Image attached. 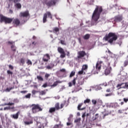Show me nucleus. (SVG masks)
Listing matches in <instances>:
<instances>
[{
    "label": "nucleus",
    "instance_id": "obj_1",
    "mask_svg": "<svg viewBox=\"0 0 128 128\" xmlns=\"http://www.w3.org/2000/svg\"><path fill=\"white\" fill-rule=\"evenodd\" d=\"M0 22H4L6 24H12H12L16 28L18 26H20L22 24L20 22V20L18 18H16L14 19L12 18H8L6 16H4V15L0 14Z\"/></svg>",
    "mask_w": 128,
    "mask_h": 128
},
{
    "label": "nucleus",
    "instance_id": "obj_2",
    "mask_svg": "<svg viewBox=\"0 0 128 128\" xmlns=\"http://www.w3.org/2000/svg\"><path fill=\"white\" fill-rule=\"evenodd\" d=\"M102 6H96V8L94 10L92 18L94 22H96L100 20V14H102Z\"/></svg>",
    "mask_w": 128,
    "mask_h": 128
},
{
    "label": "nucleus",
    "instance_id": "obj_3",
    "mask_svg": "<svg viewBox=\"0 0 128 128\" xmlns=\"http://www.w3.org/2000/svg\"><path fill=\"white\" fill-rule=\"evenodd\" d=\"M118 38V35L116 32H110L108 35H106L104 38L106 42H108L110 44H112L114 42H116Z\"/></svg>",
    "mask_w": 128,
    "mask_h": 128
},
{
    "label": "nucleus",
    "instance_id": "obj_4",
    "mask_svg": "<svg viewBox=\"0 0 128 128\" xmlns=\"http://www.w3.org/2000/svg\"><path fill=\"white\" fill-rule=\"evenodd\" d=\"M104 74L106 76H108L110 74V70H112V67L110 66V60L106 58V62L104 63Z\"/></svg>",
    "mask_w": 128,
    "mask_h": 128
},
{
    "label": "nucleus",
    "instance_id": "obj_5",
    "mask_svg": "<svg viewBox=\"0 0 128 128\" xmlns=\"http://www.w3.org/2000/svg\"><path fill=\"white\" fill-rule=\"evenodd\" d=\"M30 108H32L31 110L32 114H36L42 111V108L38 104H32L30 106Z\"/></svg>",
    "mask_w": 128,
    "mask_h": 128
},
{
    "label": "nucleus",
    "instance_id": "obj_6",
    "mask_svg": "<svg viewBox=\"0 0 128 128\" xmlns=\"http://www.w3.org/2000/svg\"><path fill=\"white\" fill-rule=\"evenodd\" d=\"M48 16L50 18V20H52V13L50 12H47L46 13L44 14L43 16L42 20L44 24H46V22H48V20H46V18H48Z\"/></svg>",
    "mask_w": 128,
    "mask_h": 128
},
{
    "label": "nucleus",
    "instance_id": "obj_7",
    "mask_svg": "<svg viewBox=\"0 0 128 128\" xmlns=\"http://www.w3.org/2000/svg\"><path fill=\"white\" fill-rule=\"evenodd\" d=\"M86 56H88V54H86V52L84 51V50L79 51L78 52V56H77L76 60H82L83 58H84Z\"/></svg>",
    "mask_w": 128,
    "mask_h": 128
},
{
    "label": "nucleus",
    "instance_id": "obj_8",
    "mask_svg": "<svg viewBox=\"0 0 128 128\" xmlns=\"http://www.w3.org/2000/svg\"><path fill=\"white\" fill-rule=\"evenodd\" d=\"M43 4H46V6H47L48 8H50L52 6H56V0H50L48 1L45 0L43 2Z\"/></svg>",
    "mask_w": 128,
    "mask_h": 128
},
{
    "label": "nucleus",
    "instance_id": "obj_9",
    "mask_svg": "<svg viewBox=\"0 0 128 128\" xmlns=\"http://www.w3.org/2000/svg\"><path fill=\"white\" fill-rule=\"evenodd\" d=\"M19 16L20 18H30V12L27 10L23 12H20Z\"/></svg>",
    "mask_w": 128,
    "mask_h": 128
},
{
    "label": "nucleus",
    "instance_id": "obj_10",
    "mask_svg": "<svg viewBox=\"0 0 128 128\" xmlns=\"http://www.w3.org/2000/svg\"><path fill=\"white\" fill-rule=\"evenodd\" d=\"M116 88L118 90H120V88H126L128 90V82L119 84L117 85Z\"/></svg>",
    "mask_w": 128,
    "mask_h": 128
},
{
    "label": "nucleus",
    "instance_id": "obj_11",
    "mask_svg": "<svg viewBox=\"0 0 128 128\" xmlns=\"http://www.w3.org/2000/svg\"><path fill=\"white\" fill-rule=\"evenodd\" d=\"M58 50L60 54V58H64L66 56V52H64V50L60 47H58Z\"/></svg>",
    "mask_w": 128,
    "mask_h": 128
},
{
    "label": "nucleus",
    "instance_id": "obj_12",
    "mask_svg": "<svg viewBox=\"0 0 128 128\" xmlns=\"http://www.w3.org/2000/svg\"><path fill=\"white\" fill-rule=\"evenodd\" d=\"M102 114L104 115L103 118L104 119L106 116H108V114H112V111L108 110V108L106 109H104V110L103 112H102Z\"/></svg>",
    "mask_w": 128,
    "mask_h": 128
},
{
    "label": "nucleus",
    "instance_id": "obj_13",
    "mask_svg": "<svg viewBox=\"0 0 128 128\" xmlns=\"http://www.w3.org/2000/svg\"><path fill=\"white\" fill-rule=\"evenodd\" d=\"M50 60V54H46L43 56L42 60L44 62H48Z\"/></svg>",
    "mask_w": 128,
    "mask_h": 128
},
{
    "label": "nucleus",
    "instance_id": "obj_14",
    "mask_svg": "<svg viewBox=\"0 0 128 128\" xmlns=\"http://www.w3.org/2000/svg\"><path fill=\"white\" fill-rule=\"evenodd\" d=\"M102 61H98L96 62V68L98 72H100V69L102 68Z\"/></svg>",
    "mask_w": 128,
    "mask_h": 128
},
{
    "label": "nucleus",
    "instance_id": "obj_15",
    "mask_svg": "<svg viewBox=\"0 0 128 128\" xmlns=\"http://www.w3.org/2000/svg\"><path fill=\"white\" fill-rule=\"evenodd\" d=\"M122 18H123L122 15H118L114 17V20L116 22H122Z\"/></svg>",
    "mask_w": 128,
    "mask_h": 128
},
{
    "label": "nucleus",
    "instance_id": "obj_16",
    "mask_svg": "<svg viewBox=\"0 0 128 128\" xmlns=\"http://www.w3.org/2000/svg\"><path fill=\"white\" fill-rule=\"evenodd\" d=\"M18 116H20V112H18L16 114L10 115V118H14V120H18Z\"/></svg>",
    "mask_w": 128,
    "mask_h": 128
},
{
    "label": "nucleus",
    "instance_id": "obj_17",
    "mask_svg": "<svg viewBox=\"0 0 128 128\" xmlns=\"http://www.w3.org/2000/svg\"><path fill=\"white\" fill-rule=\"evenodd\" d=\"M24 124L26 126H30V124H34V120L32 119L29 120L28 121H24Z\"/></svg>",
    "mask_w": 128,
    "mask_h": 128
},
{
    "label": "nucleus",
    "instance_id": "obj_18",
    "mask_svg": "<svg viewBox=\"0 0 128 128\" xmlns=\"http://www.w3.org/2000/svg\"><path fill=\"white\" fill-rule=\"evenodd\" d=\"M84 104V103H80L78 104V110H86V107H83L82 108H81L82 106V105Z\"/></svg>",
    "mask_w": 128,
    "mask_h": 128
},
{
    "label": "nucleus",
    "instance_id": "obj_19",
    "mask_svg": "<svg viewBox=\"0 0 128 128\" xmlns=\"http://www.w3.org/2000/svg\"><path fill=\"white\" fill-rule=\"evenodd\" d=\"M76 78H74V80H72V82H70L68 83V86L70 87H72V86H75L76 85Z\"/></svg>",
    "mask_w": 128,
    "mask_h": 128
},
{
    "label": "nucleus",
    "instance_id": "obj_20",
    "mask_svg": "<svg viewBox=\"0 0 128 128\" xmlns=\"http://www.w3.org/2000/svg\"><path fill=\"white\" fill-rule=\"evenodd\" d=\"M53 32L56 34H60V28L58 27L53 28Z\"/></svg>",
    "mask_w": 128,
    "mask_h": 128
},
{
    "label": "nucleus",
    "instance_id": "obj_21",
    "mask_svg": "<svg viewBox=\"0 0 128 128\" xmlns=\"http://www.w3.org/2000/svg\"><path fill=\"white\" fill-rule=\"evenodd\" d=\"M12 51L14 52V54L15 52H16V44H12L10 46Z\"/></svg>",
    "mask_w": 128,
    "mask_h": 128
},
{
    "label": "nucleus",
    "instance_id": "obj_22",
    "mask_svg": "<svg viewBox=\"0 0 128 128\" xmlns=\"http://www.w3.org/2000/svg\"><path fill=\"white\" fill-rule=\"evenodd\" d=\"M14 6L16 8L20 10V8H22V4H20V3L19 2L15 3Z\"/></svg>",
    "mask_w": 128,
    "mask_h": 128
},
{
    "label": "nucleus",
    "instance_id": "obj_23",
    "mask_svg": "<svg viewBox=\"0 0 128 128\" xmlns=\"http://www.w3.org/2000/svg\"><path fill=\"white\" fill-rule=\"evenodd\" d=\"M88 66L87 64H84L82 66V70L84 72H86V70H88Z\"/></svg>",
    "mask_w": 128,
    "mask_h": 128
},
{
    "label": "nucleus",
    "instance_id": "obj_24",
    "mask_svg": "<svg viewBox=\"0 0 128 128\" xmlns=\"http://www.w3.org/2000/svg\"><path fill=\"white\" fill-rule=\"evenodd\" d=\"M55 110H60V103L57 102L55 104L54 106V108Z\"/></svg>",
    "mask_w": 128,
    "mask_h": 128
},
{
    "label": "nucleus",
    "instance_id": "obj_25",
    "mask_svg": "<svg viewBox=\"0 0 128 128\" xmlns=\"http://www.w3.org/2000/svg\"><path fill=\"white\" fill-rule=\"evenodd\" d=\"M58 84H62V82L60 80H56V82H54V84L52 86H56Z\"/></svg>",
    "mask_w": 128,
    "mask_h": 128
},
{
    "label": "nucleus",
    "instance_id": "obj_26",
    "mask_svg": "<svg viewBox=\"0 0 128 128\" xmlns=\"http://www.w3.org/2000/svg\"><path fill=\"white\" fill-rule=\"evenodd\" d=\"M56 108H51L49 110V112H50V114H52V112H56Z\"/></svg>",
    "mask_w": 128,
    "mask_h": 128
},
{
    "label": "nucleus",
    "instance_id": "obj_27",
    "mask_svg": "<svg viewBox=\"0 0 128 128\" xmlns=\"http://www.w3.org/2000/svg\"><path fill=\"white\" fill-rule=\"evenodd\" d=\"M90 38V34H86L83 36L84 40H88Z\"/></svg>",
    "mask_w": 128,
    "mask_h": 128
},
{
    "label": "nucleus",
    "instance_id": "obj_28",
    "mask_svg": "<svg viewBox=\"0 0 128 128\" xmlns=\"http://www.w3.org/2000/svg\"><path fill=\"white\" fill-rule=\"evenodd\" d=\"M96 106H102V100L97 101Z\"/></svg>",
    "mask_w": 128,
    "mask_h": 128
},
{
    "label": "nucleus",
    "instance_id": "obj_29",
    "mask_svg": "<svg viewBox=\"0 0 128 128\" xmlns=\"http://www.w3.org/2000/svg\"><path fill=\"white\" fill-rule=\"evenodd\" d=\"M80 120H82V118H78L74 120V122H76V124H78L80 122Z\"/></svg>",
    "mask_w": 128,
    "mask_h": 128
},
{
    "label": "nucleus",
    "instance_id": "obj_30",
    "mask_svg": "<svg viewBox=\"0 0 128 128\" xmlns=\"http://www.w3.org/2000/svg\"><path fill=\"white\" fill-rule=\"evenodd\" d=\"M4 106H14V102H8V103H5Z\"/></svg>",
    "mask_w": 128,
    "mask_h": 128
},
{
    "label": "nucleus",
    "instance_id": "obj_31",
    "mask_svg": "<svg viewBox=\"0 0 128 128\" xmlns=\"http://www.w3.org/2000/svg\"><path fill=\"white\" fill-rule=\"evenodd\" d=\"M86 74V72H84V70H82H82H80V71H79L78 72V74H80V75H82V74Z\"/></svg>",
    "mask_w": 128,
    "mask_h": 128
},
{
    "label": "nucleus",
    "instance_id": "obj_32",
    "mask_svg": "<svg viewBox=\"0 0 128 128\" xmlns=\"http://www.w3.org/2000/svg\"><path fill=\"white\" fill-rule=\"evenodd\" d=\"M8 0L9 2H13L14 4H16L18 2H20L22 0Z\"/></svg>",
    "mask_w": 128,
    "mask_h": 128
},
{
    "label": "nucleus",
    "instance_id": "obj_33",
    "mask_svg": "<svg viewBox=\"0 0 128 128\" xmlns=\"http://www.w3.org/2000/svg\"><path fill=\"white\" fill-rule=\"evenodd\" d=\"M66 125L68 126H70V128H72V126H74V125L72 124V122H68L66 123Z\"/></svg>",
    "mask_w": 128,
    "mask_h": 128
},
{
    "label": "nucleus",
    "instance_id": "obj_34",
    "mask_svg": "<svg viewBox=\"0 0 128 128\" xmlns=\"http://www.w3.org/2000/svg\"><path fill=\"white\" fill-rule=\"evenodd\" d=\"M74 74H76V72L74 71H72L70 74V78H72Z\"/></svg>",
    "mask_w": 128,
    "mask_h": 128
},
{
    "label": "nucleus",
    "instance_id": "obj_35",
    "mask_svg": "<svg viewBox=\"0 0 128 128\" xmlns=\"http://www.w3.org/2000/svg\"><path fill=\"white\" fill-rule=\"evenodd\" d=\"M37 78L38 80H40V82L44 81V78L42 76H37Z\"/></svg>",
    "mask_w": 128,
    "mask_h": 128
},
{
    "label": "nucleus",
    "instance_id": "obj_36",
    "mask_svg": "<svg viewBox=\"0 0 128 128\" xmlns=\"http://www.w3.org/2000/svg\"><path fill=\"white\" fill-rule=\"evenodd\" d=\"M90 100L87 98L84 100V104H90Z\"/></svg>",
    "mask_w": 128,
    "mask_h": 128
},
{
    "label": "nucleus",
    "instance_id": "obj_37",
    "mask_svg": "<svg viewBox=\"0 0 128 128\" xmlns=\"http://www.w3.org/2000/svg\"><path fill=\"white\" fill-rule=\"evenodd\" d=\"M6 108L7 110H14V106H8V107H6L4 108V110H6Z\"/></svg>",
    "mask_w": 128,
    "mask_h": 128
},
{
    "label": "nucleus",
    "instance_id": "obj_38",
    "mask_svg": "<svg viewBox=\"0 0 128 128\" xmlns=\"http://www.w3.org/2000/svg\"><path fill=\"white\" fill-rule=\"evenodd\" d=\"M14 88L13 87H11L10 88H6V92H10V90H14Z\"/></svg>",
    "mask_w": 128,
    "mask_h": 128
},
{
    "label": "nucleus",
    "instance_id": "obj_39",
    "mask_svg": "<svg viewBox=\"0 0 128 128\" xmlns=\"http://www.w3.org/2000/svg\"><path fill=\"white\" fill-rule=\"evenodd\" d=\"M98 118V114H95V117L94 119H93V122H94V120H96V119Z\"/></svg>",
    "mask_w": 128,
    "mask_h": 128
},
{
    "label": "nucleus",
    "instance_id": "obj_40",
    "mask_svg": "<svg viewBox=\"0 0 128 128\" xmlns=\"http://www.w3.org/2000/svg\"><path fill=\"white\" fill-rule=\"evenodd\" d=\"M92 104H94V106H96V104L98 102V101L94 100H92Z\"/></svg>",
    "mask_w": 128,
    "mask_h": 128
},
{
    "label": "nucleus",
    "instance_id": "obj_41",
    "mask_svg": "<svg viewBox=\"0 0 128 128\" xmlns=\"http://www.w3.org/2000/svg\"><path fill=\"white\" fill-rule=\"evenodd\" d=\"M30 96H32V94H28L27 95L25 96L26 98H30Z\"/></svg>",
    "mask_w": 128,
    "mask_h": 128
},
{
    "label": "nucleus",
    "instance_id": "obj_42",
    "mask_svg": "<svg viewBox=\"0 0 128 128\" xmlns=\"http://www.w3.org/2000/svg\"><path fill=\"white\" fill-rule=\"evenodd\" d=\"M60 72H64V74H66V69H64V68H62V69L60 70Z\"/></svg>",
    "mask_w": 128,
    "mask_h": 128
},
{
    "label": "nucleus",
    "instance_id": "obj_43",
    "mask_svg": "<svg viewBox=\"0 0 128 128\" xmlns=\"http://www.w3.org/2000/svg\"><path fill=\"white\" fill-rule=\"evenodd\" d=\"M20 62H21L22 64H24V59L23 58H22L20 60Z\"/></svg>",
    "mask_w": 128,
    "mask_h": 128
},
{
    "label": "nucleus",
    "instance_id": "obj_44",
    "mask_svg": "<svg viewBox=\"0 0 128 128\" xmlns=\"http://www.w3.org/2000/svg\"><path fill=\"white\" fill-rule=\"evenodd\" d=\"M60 44L64 46H66V42L64 40H60Z\"/></svg>",
    "mask_w": 128,
    "mask_h": 128
},
{
    "label": "nucleus",
    "instance_id": "obj_45",
    "mask_svg": "<svg viewBox=\"0 0 128 128\" xmlns=\"http://www.w3.org/2000/svg\"><path fill=\"white\" fill-rule=\"evenodd\" d=\"M46 94V91H44V90H42L40 92V94H41L42 96H44V95Z\"/></svg>",
    "mask_w": 128,
    "mask_h": 128
},
{
    "label": "nucleus",
    "instance_id": "obj_46",
    "mask_svg": "<svg viewBox=\"0 0 128 128\" xmlns=\"http://www.w3.org/2000/svg\"><path fill=\"white\" fill-rule=\"evenodd\" d=\"M8 44H11V46H12V44H15L14 42L12 41H8Z\"/></svg>",
    "mask_w": 128,
    "mask_h": 128
},
{
    "label": "nucleus",
    "instance_id": "obj_47",
    "mask_svg": "<svg viewBox=\"0 0 128 128\" xmlns=\"http://www.w3.org/2000/svg\"><path fill=\"white\" fill-rule=\"evenodd\" d=\"M50 74H46L45 75V78H46V80H48V78H50Z\"/></svg>",
    "mask_w": 128,
    "mask_h": 128
},
{
    "label": "nucleus",
    "instance_id": "obj_48",
    "mask_svg": "<svg viewBox=\"0 0 128 128\" xmlns=\"http://www.w3.org/2000/svg\"><path fill=\"white\" fill-rule=\"evenodd\" d=\"M54 62H56L54 61L53 62H52L50 64V66H52V68H54Z\"/></svg>",
    "mask_w": 128,
    "mask_h": 128
},
{
    "label": "nucleus",
    "instance_id": "obj_49",
    "mask_svg": "<svg viewBox=\"0 0 128 128\" xmlns=\"http://www.w3.org/2000/svg\"><path fill=\"white\" fill-rule=\"evenodd\" d=\"M8 68H10V70H14V66H12V65H8Z\"/></svg>",
    "mask_w": 128,
    "mask_h": 128
},
{
    "label": "nucleus",
    "instance_id": "obj_50",
    "mask_svg": "<svg viewBox=\"0 0 128 128\" xmlns=\"http://www.w3.org/2000/svg\"><path fill=\"white\" fill-rule=\"evenodd\" d=\"M26 64H28V65L32 64V61H30V60H28Z\"/></svg>",
    "mask_w": 128,
    "mask_h": 128
},
{
    "label": "nucleus",
    "instance_id": "obj_51",
    "mask_svg": "<svg viewBox=\"0 0 128 128\" xmlns=\"http://www.w3.org/2000/svg\"><path fill=\"white\" fill-rule=\"evenodd\" d=\"M32 44H33V46H38V42H32Z\"/></svg>",
    "mask_w": 128,
    "mask_h": 128
},
{
    "label": "nucleus",
    "instance_id": "obj_52",
    "mask_svg": "<svg viewBox=\"0 0 128 128\" xmlns=\"http://www.w3.org/2000/svg\"><path fill=\"white\" fill-rule=\"evenodd\" d=\"M46 68H47V70H52V68L50 65H48L46 67Z\"/></svg>",
    "mask_w": 128,
    "mask_h": 128
},
{
    "label": "nucleus",
    "instance_id": "obj_53",
    "mask_svg": "<svg viewBox=\"0 0 128 128\" xmlns=\"http://www.w3.org/2000/svg\"><path fill=\"white\" fill-rule=\"evenodd\" d=\"M128 60H126L124 62V66H128Z\"/></svg>",
    "mask_w": 128,
    "mask_h": 128
},
{
    "label": "nucleus",
    "instance_id": "obj_54",
    "mask_svg": "<svg viewBox=\"0 0 128 128\" xmlns=\"http://www.w3.org/2000/svg\"><path fill=\"white\" fill-rule=\"evenodd\" d=\"M64 106V104H61L60 105V110H61L62 108H63Z\"/></svg>",
    "mask_w": 128,
    "mask_h": 128
},
{
    "label": "nucleus",
    "instance_id": "obj_55",
    "mask_svg": "<svg viewBox=\"0 0 128 128\" xmlns=\"http://www.w3.org/2000/svg\"><path fill=\"white\" fill-rule=\"evenodd\" d=\"M7 74H12V72L10 70H7Z\"/></svg>",
    "mask_w": 128,
    "mask_h": 128
},
{
    "label": "nucleus",
    "instance_id": "obj_56",
    "mask_svg": "<svg viewBox=\"0 0 128 128\" xmlns=\"http://www.w3.org/2000/svg\"><path fill=\"white\" fill-rule=\"evenodd\" d=\"M112 96V93H109L106 94V96Z\"/></svg>",
    "mask_w": 128,
    "mask_h": 128
},
{
    "label": "nucleus",
    "instance_id": "obj_57",
    "mask_svg": "<svg viewBox=\"0 0 128 128\" xmlns=\"http://www.w3.org/2000/svg\"><path fill=\"white\" fill-rule=\"evenodd\" d=\"M106 92H112V89H110V88H108V89L106 90Z\"/></svg>",
    "mask_w": 128,
    "mask_h": 128
},
{
    "label": "nucleus",
    "instance_id": "obj_58",
    "mask_svg": "<svg viewBox=\"0 0 128 128\" xmlns=\"http://www.w3.org/2000/svg\"><path fill=\"white\" fill-rule=\"evenodd\" d=\"M36 92H38L36 90H32V94H36Z\"/></svg>",
    "mask_w": 128,
    "mask_h": 128
},
{
    "label": "nucleus",
    "instance_id": "obj_59",
    "mask_svg": "<svg viewBox=\"0 0 128 128\" xmlns=\"http://www.w3.org/2000/svg\"><path fill=\"white\" fill-rule=\"evenodd\" d=\"M21 94H26L28 92L27 90H23V91H20Z\"/></svg>",
    "mask_w": 128,
    "mask_h": 128
},
{
    "label": "nucleus",
    "instance_id": "obj_60",
    "mask_svg": "<svg viewBox=\"0 0 128 128\" xmlns=\"http://www.w3.org/2000/svg\"><path fill=\"white\" fill-rule=\"evenodd\" d=\"M42 88H46V86H48V84L46 83L44 84L42 86Z\"/></svg>",
    "mask_w": 128,
    "mask_h": 128
},
{
    "label": "nucleus",
    "instance_id": "obj_61",
    "mask_svg": "<svg viewBox=\"0 0 128 128\" xmlns=\"http://www.w3.org/2000/svg\"><path fill=\"white\" fill-rule=\"evenodd\" d=\"M38 128H44V126L42 124H40V126H38Z\"/></svg>",
    "mask_w": 128,
    "mask_h": 128
},
{
    "label": "nucleus",
    "instance_id": "obj_62",
    "mask_svg": "<svg viewBox=\"0 0 128 128\" xmlns=\"http://www.w3.org/2000/svg\"><path fill=\"white\" fill-rule=\"evenodd\" d=\"M82 118H86V112H84L82 115Z\"/></svg>",
    "mask_w": 128,
    "mask_h": 128
},
{
    "label": "nucleus",
    "instance_id": "obj_63",
    "mask_svg": "<svg viewBox=\"0 0 128 128\" xmlns=\"http://www.w3.org/2000/svg\"><path fill=\"white\" fill-rule=\"evenodd\" d=\"M124 100L125 102H128V98H124Z\"/></svg>",
    "mask_w": 128,
    "mask_h": 128
},
{
    "label": "nucleus",
    "instance_id": "obj_64",
    "mask_svg": "<svg viewBox=\"0 0 128 128\" xmlns=\"http://www.w3.org/2000/svg\"><path fill=\"white\" fill-rule=\"evenodd\" d=\"M9 12H10V14H12V12H14L12 11V10H10Z\"/></svg>",
    "mask_w": 128,
    "mask_h": 128
}]
</instances>
